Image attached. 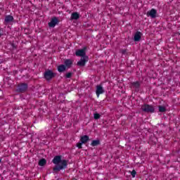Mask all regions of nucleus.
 Segmentation results:
<instances>
[{"label":"nucleus","instance_id":"f257e3e1","mask_svg":"<svg viewBox=\"0 0 180 180\" xmlns=\"http://www.w3.org/2000/svg\"><path fill=\"white\" fill-rule=\"evenodd\" d=\"M61 155H56L52 160L53 164H55V166L53 169V172H60L63 169H65L68 167V160H61Z\"/></svg>","mask_w":180,"mask_h":180},{"label":"nucleus","instance_id":"f03ea898","mask_svg":"<svg viewBox=\"0 0 180 180\" xmlns=\"http://www.w3.org/2000/svg\"><path fill=\"white\" fill-rule=\"evenodd\" d=\"M141 109L143 112H146V113H154V112H155L154 106L150 105L148 104L142 105Z\"/></svg>","mask_w":180,"mask_h":180},{"label":"nucleus","instance_id":"7ed1b4c3","mask_svg":"<svg viewBox=\"0 0 180 180\" xmlns=\"http://www.w3.org/2000/svg\"><path fill=\"white\" fill-rule=\"evenodd\" d=\"M57 75L54 72H53L51 70H46L44 73V78L46 79V81H50L51 79H53L54 77H56Z\"/></svg>","mask_w":180,"mask_h":180},{"label":"nucleus","instance_id":"20e7f679","mask_svg":"<svg viewBox=\"0 0 180 180\" xmlns=\"http://www.w3.org/2000/svg\"><path fill=\"white\" fill-rule=\"evenodd\" d=\"M27 88H29V86L26 83H21L19 84L17 88V92H20L21 94H23V92H26L27 91Z\"/></svg>","mask_w":180,"mask_h":180},{"label":"nucleus","instance_id":"39448f33","mask_svg":"<svg viewBox=\"0 0 180 180\" xmlns=\"http://www.w3.org/2000/svg\"><path fill=\"white\" fill-rule=\"evenodd\" d=\"M86 48L82 49H77L75 52V56L77 57H87L86 56V52L85 51Z\"/></svg>","mask_w":180,"mask_h":180},{"label":"nucleus","instance_id":"423d86ee","mask_svg":"<svg viewBox=\"0 0 180 180\" xmlns=\"http://www.w3.org/2000/svg\"><path fill=\"white\" fill-rule=\"evenodd\" d=\"M89 58L88 56H84L80 58V60L77 62V65L79 67H85V64L88 63Z\"/></svg>","mask_w":180,"mask_h":180},{"label":"nucleus","instance_id":"0eeeda50","mask_svg":"<svg viewBox=\"0 0 180 180\" xmlns=\"http://www.w3.org/2000/svg\"><path fill=\"white\" fill-rule=\"evenodd\" d=\"M49 27H56V25H58V18L53 17L51 18V22L48 23Z\"/></svg>","mask_w":180,"mask_h":180},{"label":"nucleus","instance_id":"6e6552de","mask_svg":"<svg viewBox=\"0 0 180 180\" xmlns=\"http://www.w3.org/2000/svg\"><path fill=\"white\" fill-rule=\"evenodd\" d=\"M146 15L147 16L151 17L152 19H155V18H157V10H155V8H152L147 12Z\"/></svg>","mask_w":180,"mask_h":180},{"label":"nucleus","instance_id":"1a4fd4ad","mask_svg":"<svg viewBox=\"0 0 180 180\" xmlns=\"http://www.w3.org/2000/svg\"><path fill=\"white\" fill-rule=\"evenodd\" d=\"M105 90H103V87L101 85L96 86V94L98 97H99V95H101V94H104Z\"/></svg>","mask_w":180,"mask_h":180},{"label":"nucleus","instance_id":"9d476101","mask_svg":"<svg viewBox=\"0 0 180 180\" xmlns=\"http://www.w3.org/2000/svg\"><path fill=\"white\" fill-rule=\"evenodd\" d=\"M71 20H78L79 19V14L77 12H74L71 14Z\"/></svg>","mask_w":180,"mask_h":180},{"label":"nucleus","instance_id":"9b49d317","mask_svg":"<svg viewBox=\"0 0 180 180\" xmlns=\"http://www.w3.org/2000/svg\"><path fill=\"white\" fill-rule=\"evenodd\" d=\"M5 23H11V22H13V16L8 15L5 17L4 19Z\"/></svg>","mask_w":180,"mask_h":180},{"label":"nucleus","instance_id":"f8f14e48","mask_svg":"<svg viewBox=\"0 0 180 180\" xmlns=\"http://www.w3.org/2000/svg\"><path fill=\"white\" fill-rule=\"evenodd\" d=\"M80 141L82 144H85V143L89 141V136L87 135H84L80 138Z\"/></svg>","mask_w":180,"mask_h":180},{"label":"nucleus","instance_id":"ddd939ff","mask_svg":"<svg viewBox=\"0 0 180 180\" xmlns=\"http://www.w3.org/2000/svg\"><path fill=\"white\" fill-rule=\"evenodd\" d=\"M65 66L68 68H71V65H72V60L66 59L64 62Z\"/></svg>","mask_w":180,"mask_h":180},{"label":"nucleus","instance_id":"4468645a","mask_svg":"<svg viewBox=\"0 0 180 180\" xmlns=\"http://www.w3.org/2000/svg\"><path fill=\"white\" fill-rule=\"evenodd\" d=\"M141 39V32H137L134 35V41H140Z\"/></svg>","mask_w":180,"mask_h":180},{"label":"nucleus","instance_id":"2eb2a0df","mask_svg":"<svg viewBox=\"0 0 180 180\" xmlns=\"http://www.w3.org/2000/svg\"><path fill=\"white\" fill-rule=\"evenodd\" d=\"M65 70H67V67L65 66V65H60L59 66H58V72H64Z\"/></svg>","mask_w":180,"mask_h":180},{"label":"nucleus","instance_id":"dca6fc26","mask_svg":"<svg viewBox=\"0 0 180 180\" xmlns=\"http://www.w3.org/2000/svg\"><path fill=\"white\" fill-rule=\"evenodd\" d=\"M131 86L134 88V89H139L140 88V82H132Z\"/></svg>","mask_w":180,"mask_h":180},{"label":"nucleus","instance_id":"f3484780","mask_svg":"<svg viewBox=\"0 0 180 180\" xmlns=\"http://www.w3.org/2000/svg\"><path fill=\"white\" fill-rule=\"evenodd\" d=\"M46 164H47V160H46V159H44V158L41 159L39 162V165L40 167H44V165H46Z\"/></svg>","mask_w":180,"mask_h":180},{"label":"nucleus","instance_id":"a211bd4d","mask_svg":"<svg viewBox=\"0 0 180 180\" xmlns=\"http://www.w3.org/2000/svg\"><path fill=\"white\" fill-rule=\"evenodd\" d=\"M99 144H101V141L99 140H94L92 141L91 146H92V147H96V146H99Z\"/></svg>","mask_w":180,"mask_h":180},{"label":"nucleus","instance_id":"6ab92c4d","mask_svg":"<svg viewBox=\"0 0 180 180\" xmlns=\"http://www.w3.org/2000/svg\"><path fill=\"white\" fill-rule=\"evenodd\" d=\"M158 109H159V112H160L161 113H164V112H167V108H165V107L164 106L159 105Z\"/></svg>","mask_w":180,"mask_h":180},{"label":"nucleus","instance_id":"aec40b11","mask_svg":"<svg viewBox=\"0 0 180 180\" xmlns=\"http://www.w3.org/2000/svg\"><path fill=\"white\" fill-rule=\"evenodd\" d=\"M72 77V72H70L65 74V78H71Z\"/></svg>","mask_w":180,"mask_h":180},{"label":"nucleus","instance_id":"412c9836","mask_svg":"<svg viewBox=\"0 0 180 180\" xmlns=\"http://www.w3.org/2000/svg\"><path fill=\"white\" fill-rule=\"evenodd\" d=\"M94 119L96 120H98V119H101V115L99 113H95L94 114Z\"/></svg>","mask_w":180,"mask_h":180},{"label":"nucleus","instance_id":"4be33fe9","mask_svg":"<svg viewBox=\"0 0 180 180\" xmlns=\"http://www.w3.org/2000/svg\"><path fill=\"white\" fill-rule=\"evenodd\" d=\"M136 174H137V172H136V170H132V172H131V175L132 176V178H135L136 177Z\"/></svg>","mask_w":180,"mask_h":180},{"label":"nucleus","instance_id":"5701e85b","mask_svg":"<svg viewBox=\"0 0 180 180\" xmlns=\"http://www.w3.org/2000/svg\"><path fill=\"white\" fill-rule=\"evenodd\" d=\"M77 147L78 148H82V143L81 142H78V143H77Z\"/></svg>","mask_w":180,"mask_h":180},{"label":"nucleus","instance_id":"b1692460","mask_svg":"<svg viewBox=\"0 0 180 180\" xmlns=\"http://www.w3.org/2000/svg\"><path fill=\"white\" fill-rule=\"evenodd\" d=\"M126 49H123L121 51L122 54H126Z\"/></svg>","mask_w":180,"mask_h":180},{"label":"nucleus","instance_id":"393cba45","mask_svg":"<svg viewBox=\"0 0 180 180\" xmlns=\"http://www.w3.org/2000/svg\"><path fill=\"white\" fill-rule=\"evenodd\" d=\"M12 46L13 47V49H16V46H15V44H13Z\"/></svg>","mask_w":180,"mask_h":180},{"label":"nucleus","instance_id":"a878e982","mask_svg":"<svg viewBox=\"0 0 180 180\" xmlns=\"http://www.w3.org/2000/svg\"><path fill=\"white\" fill-rule=\"evenodd\" d=\"M1 36H2V34L0 32V37H1Z\"/></svg>","mask_w":180,"mask_h":180},{"label":"nucleus","instance_id":"bb28decb","mask_svg":"<svg viewBox=\"0 0 180 180\" xmlns=\"http://www.w3.org/2000/svg\"><path fill=\"white\" fill-rule=\"evenodd\" d=\"M0 162H1V160H0Z\"/></svg>","mask_w":180,"mask_h":180}]
</instances>
